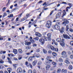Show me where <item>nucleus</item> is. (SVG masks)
Instances as JSON below:
<instances>
[{"label":"nucleus","mask_w":73,"mask_h":73,"mask_svg":"<svg viewBox=\"0 0 73 73\" xmlns=\"http://www.w3.org/2000/svg\"><path fill=\"white\" fill-rule=\"evenodd\" d=\"M6 9V7H3L2 9L3 12H4L5 10Z\"/></svg>","instance_id":"nucleus-49"},{"label":"nucleus","mask_w":73,"mask_h":73,"mask_svg":"<svg viewBox=\"0 0 73 73\" xmlns=\"http://www.w3.org/2000/svg\"><path fill=\"white\" fill-rule=\"evenodd\" d=\"M37 62V60H35L34 61H33L32 62L33 65V66H35V65H36Z\"/></svg>","instance_id":"nucleus-10"},{"label":"nucleus","mask_w":73,"mask_h":73,"mask_svg":"<svg viewBox=\"0 0 73 73\" xmlns=\"http://www.w3.org/2000/svg\"><path fill=\"white\" fill-rule=\"evenodd\" d=\"M8 62H9V63H10V64H12V61H11V60H8Z\"/></svg>","instance_id":"nucleus-57"},{"label":"nucleus","mask_w":73,"mask_h":73,"mask_svg":"<svg viewBox=\"0 0 73 73\" xmlns=\"http://www.w3.org/2000/svg\"><path fill=\"white\" fill-rule=\"evenodd\" d=\"M68 69L70 70H72L73 69V67L72 65H70L68 67Z\"/></svg>","instance_id":"nucleus-22"},{"label":"nucleus","mask_w":73,"mask_h":73,"mask_svg":"<svg viewBox=\"0 0 73 73\" xmlns=\"http://www.w3.org/2000/svg\"><path fill=\"white\" fill-rule=\"evenodd\" d=\"M13 52L15 54H17V50L16 49H14Z\"/></svg>","instance_id":"nucleus-15"},{"label":"nucleus","mask_w":73,"mask_h":73,"mask_svg":"<svg viewBox=\"0 0 73 73\" xmlns=\"http://www.w3.org/2000/svg\"><path fill=\"white\" fill-rule=\"evenodd\" d=\"M47 40H48V38H47V37H46L44 38V41H47Z\"/></svg>","instance_id":"nucleus-39"},{"label":"nucleus","mask_w":73,"mask_h":73,"mask_svg":"<svg viewBox=\"0 0 73 73\" xmlns=\"http://www.w3.org/2000/svg\"><path fill=\"white\" fill-rule=\"evenodd\" d=\"M13 14H11L10 15V16H8V17H9L10 18V17H13Z\"/></svg>","instance_id":"nucleus-32"},{"label":"nucleus","mask_w":73,"mask_h":73,"mask_svg":"<svg viewBox=\"0 0 73 73\" xmlns=\"http://www.w3.org/2000/svg\"><path fill=\"white\" fill-rule=\"evenodd\" d=\"M70 58H71V59H73V55H71L70 56Z\"/></svg>","instance_id":"nucleus-52"},{"label":"nucleus","mask_w":73,"mask_h":73,"mask_svg":"<svg viewBox=\"0 0 73 73\" xmlns=\"http://www.w3.org/2000/svg\"><path fill=\"white\" fill-rule=\"evenodd\" d=\"M50 48L51 50H54V47L53 46H52V45H51V46H50Z\"/></svg>","instance_id":"nucleus-24"},{"label":"nucleus","mask_w":73,"mask_h":73,"mask_svg":"<svg viewBox=\"0 0 73 73\" xmlns=\"http://www.w3.org/2000/svg\"><path fill=\"white\" fill-rule=\"evenodd\" d=\"M63 36L66 39H69L70 38V37L68 35L63 34Z\"/></svg>","instance_id":"nucleus-8"},{"label":"nucleus","mask_w":73,"mask_h":73,"mask_svg":"<svg viewBox=\"0 0 73 73\" xmlns=\"http://www.w3.org/2000/svg\"><path fill=\"white\" fill-rule=\"evenodd\" d=\"M38 39H39V38L38 37H35V38H34V40H37V41H38Z\"/></svg>","instance_id":"nucleus-34"},{"label":"nucleus","mask_w":73,"mask_h":73,"mask_svg":"<svg viewBox=\"0 0 73 73\" xmlns=\"http://www.w3.org/2000/svg\"><path fill=\"white\" fill-rule=\"evenodd\" d=\"M30 41H31V42H34V40H30Z\"/></svg>","instance_id":"nucleus-63"},{"label":"nucleus","mask_w":73,"mask_h":73,"mask_svg":"<svg viewBox=\"0 0 73 73\" xmlns=\"http://www.w3.org/2000/svg\"><path fill=\"white\" fill-rule=\"evenodd\" d=\"M4 62L3 61V60L1 59H0V64H3V63H4Z\"/></svg>","instance_id":"nucleus-35"},{"label":"nucleus","mask_w":73,"mask_h":73,"mask_svg":"<svg viewBox=\"0 0 73 73\" xmlns=\"http://www.w3.org/2000/svg\"><path fill=\"white\" fill-rule=\"evenodd\" d=\"M70 44L72 46H73V41H71L70 42Z\"/></svg>","instance_id":"nucleus-43"},{"label":"nucleus","mask_w":73,"mask_h":73,"mask_svg":"<svg viewBox=\"0 0 73 73\" xmlns=\"http://www.w3.org/2000/svg\"><path fill=\"white\" fill-rule=\"evenodd\" d=\"M33 73H36V70H33Z\"/></svg>","instance_id":"nucleus-58"},{"label":"nucleus","mask_w":73,"mask_h":73,"mask_svg":"<svg viewBox=\"0 0 73 73\" xmlns=\"http://www.w3.org/2000/svg\"><path fill=\"white\" fill-rule=\"evenodd\" d=\"M28 73H32V70H29L28 71Z\"/></svg>","instance_id":"nucleus-47"},{"label":"nucleus","mask_w":73,"mask_h":73,"mask_svg":"<svg viewBox=\"0 0 73 73\" xmlns=\"http://www.w3.org/2000/svg\"><path fill=\"white\" fill-rule=\"evenodd\" d=\"M13 67L15 68H16V67H17V64H13Z\"/></svg>","instance_id":"nucleus-37"},{"label":"nucleus","mask_w":73,"mask_h":73,"mask_svg":"<svg viewBox=\"0 0 73 73\" xmlns=\"http://www.w3.org/2000/svg\"><path fill=\"white\" fill-rule=\"evenodd\" d=\"M61 72L62 73H67V70L63 69L61 70Z\"/></svg>","instance_id":"nucleus-13"},{"label":"nucleus","mask_w":73,"mask_h":73,"mask_svg":"<svg viewBox=\"0 0 73 73\" xmlns=\"http://www.w3.org/2000/svg\"><path fill=\"white\" fill-rule=\"evenodd\" d=\"M13 60H15V61H18V59L16 58H13Z\"/></svg>","instance_id":"nucleus-51"},{"label":"nucleus","mask_w":73,"mask_h":73,"mask_svg":"<svg viewBox=\"0 0 73 73\" xmlns=\"http://www.w3.org/2000/svg\"><path fill=\"white\" fill-rule=\"evenodd\" d=\"M56 41L57 42H59L60 43V44L62 47H64L65 46V43H64V39H61L60 38H58L56 40Z\"/></svg>","instance_id":"nucleus-1"},{"label":"nucleus","mask_w":73,"mask_h":73,"mask_svg":"<svg viewBox=\"0 0 73 73\" xmlns=\"http://www.w3.org/2000/svg\"><path fill=\"white\" fill-rule=\"evenodd\" d=\"M36 36H37L38 37H41V35L40 33H36L35 34Z\"/></svg>","instance_id":"nucleus-16"},{"label":"nucleus","mask_w":73,"mask_h":73,"mask_svg":"<svg viewBox=\"0 0 73 73\" xmlns=\"http://www.w3.org/2000/svg\"><path fill=\"white\" fill-rule=\"evenodd\" d=\"M28 60L29 61H32V56L29 57V58Z\"/></svg>","instance_id":"nucleus-30"},{"label":"nucleus","mask_w":73,"mask_h":73,"mask_svg":"<svg viewBox=\"0 0 73 73\" xmlns=\"http://www.w3.org/2000/svg\"><path fill=\"white\" fill-rule=\"evenodd\" d=\"M52 54L54 56H56L57 55V54L55 52H53L52 53Z\"/></svg>","instance_id":"nucleus-45"},{"label":"nucleus","mask_w":73,"mask_h":73,"mask_svg":"<svg viewBox=\"0 0 73 73\" xmlns=\"http://www.w3.org/2000/svg\"><path fill=\"white\" fill-rule=\"evenodd\" d=\"M27 67H29V68H31V69H32L33 68V66H32V65L30 63H29L28 66Z\"/></svg>","instance_id":"nucleus-19"},{"label":"nucleus","mask_w":73,"mask_h":73,"mask_svg":"<svg viewBox=\"0 0 73 73\" xmlns=\"http://www.w3.org/2000/svg\"><path fill=\"white\" fill-rule=\"evenodd\" d=\"M64 27H62L61 29L60 30V32L61 33H62L64 32Z\"/></svg>","instance_id":"nucleus-20"},{"label":"nucleus","mask_w":73,"mask_h":73,"mask_svg":"<svg viewBox=\"0 0 73 73\" xmlns=\"http://www.w3.org/2000/svg\"><path fill=\"white\" fill-rule=\"evenodd\" d=\"M61 15V13L60 12L58 13L56 15V18L57 19V18L60 17Z\"/></svg>","instance_id":"nucleus-7"},{"label":"nucleus","mask_w":73,"mask_h":73,"mask_svg":"<svg viewBox=\"0 0 73 73\" xmlns=\"http://www.w3.org/2000/svg\"><path fill=\"white\" fill-rule=\"evenodd\" d=\"M58 61H59V62H62V59L61 58H59V59Z\"/></svg>","instance_id":"nucleus-44"},{"label":"nucleus","mask_w":73,"mask_h":73,"mask_svg":"<svg viewBox=\"0 0 73 73\" xmlns=\"http://www.w3.org/2000/svg\"><path fill=\"white\" fill-rule=\"evenodd\" d=\"M25 45H29L31 44V42H28L25 41Z\"/></svg>","instance_id":"nucleus-12"},{"label":"nucleus","mask_w":73,"mask_h":73,"mask_svg":"<svg viewBox=\"0 0 73 73\" xmlns=\"http://www.w3.org/2000/svg\"><path fill=\"white\" fill-rule=\"evenodd\" d=\"M2 59L3 60H4V59H5V56H2Z\"/></svg>","instance_id":"nucleus-53"},{"label":"nucleus","mask_w":73,"mask_h":73,"mask_svg":"<svg viewBox=\"0 0 73 73\" xmlns=\"http://www.w3.org/2000/svg\"><path fill=\"white\" fill-rule=\"evenodd\" d=\"M23 14V13H21L20 15L18 17H20L21 15H22V14Z\"/></svg>","instance_id":"nucleus-61"},{"label":"nucleus","mask_w":73,"mask_h":73,"mask_svg":"<svg viewBox=\"0 0 73 73\" xmlns=\"http://www.w3.org/2000/svg\"><path fill=\"white\" fill-rule=\"evenodd\" d=\"M70 8H71V7H67L66 8V11H67V12H68V9H70Z\"/></svg>","instance_id":"nucleus-38"},{"label":"nucleus","mask_w":73,"mask_h":73,"mask_svg":"<svg viewBox=\"0 0 73 73\" xmlns=\"http://www.w3.org/2000/svg\"><path fill=\"white\" fill-rule=\"evenodd\" d=\"M62 56H64V57L66 58L68 57V56L66 55V52L65 51H63L62 52Z\"/></svg>","instance_id":"nucleus-4"},{"label":"nucleus","mask_w":73,"mask_h":73,"mask_svg":"<svg viewBox=\"0 0 73 73\" xmlns=\"http://www.w3.org/2000/svg\"><path fill=\"white\" fill-rule=\"evenodd\" d=\"M50 64H47V66H46V70H48L49 68H50Z\"/></svg>","instance_id":"nucleus-14"},{"label":"nucleus","mask_w":73,"mask_h":73,"mask_svg":"<svg viewBox=\"0 0 73 73\" xmlns=\"http://www.w3.org/2000/svg\"><path fill=\"white\" fill-rule=\"evenodd\" d=\"M46 60H48L49 61H50V62L52 61V60H50V57L48 56L46 58Z\"/></svg>","instance_id":"nucleus-18"},{"label":"nucleus","mask_w":73,"mask_h":73,"mask_svg":"<svg viewBox=\"0 0 73 73\" xmlns=\"http://www.w3.org/2000/svg\"><path fill=\"white\" fill-rule=\"evenodd\" d=\"M52 27L54 29H55L56 30L59 29H60V26L56 25H53Z\"/></svg>","instance_id":"nucleus-3"},{"label":"nucleus","mask_w":73,"mask_h":73,"mask_svg":"<svg viewBox=\"0 0 73 73\" xmlns=\"http://www.w3.org/2000/svg\"><path fill=\"white\" fill-rule=\"evenodd\" d=\"M31 48L29 46H27L26 47V49H27L28 50V49H29Z\"/></svg>","instance_id":"nucleus-46"},{"label":"nucleus","mask_w":73,"mask_h":73,"mask_svg":"<svg viewBox=\"0 0 73 73\" xmlns=\"http://www.w3.org/2000/svg\"><path fill=\"white\" fill-rule=\"evenodd\" d=\"M37 46V44H33V46L34 47L35 46Z\"/></svg>","instance_id":"nucleus-55"},{"label":"nucleus","mask_w":73,"mask_h":73,"mask_svg":"<svg viewBox=\"0 0 73 73\" xmlns=\"http://www.w3.org/2000/svg\"><path fill=\"white\" fill-rule=\"evenodd\" d=\"M9 1H10V0H8V3H7L6 5V6H8V4L9 3Z\"/></svg>","instance_id":"nucleus-62"},{"label":"nucleus","mask_w":73,"mask_h":73,"mask_svg":"<svg viewBox=\"0 0 73 73\" xmlns=\"http://www.w3.org/2000/svg\"><path fill=\"white\" fill-rule=\"evenodd\" d=\"M62 4H66L67 3L65 2H63L62 3Z\"/></svg>","instance_id":"nucleus-60"},{"label":"nucleus","mask_w":73,"mask_h":73,"mask_svg":"<svg viewBox=\"0 0 73 73\" xmlns=\"http://www.w3.org/2000/svg\"><path fill=\"white\" fill-rule=\"evenodd\" d=\"M40 51V48H38L36 50V51L37 52H39Z\"/></svg>","instance_id":"nucleus-41"},{"label":"nucleus","mask_w":73,"mask_h":73,"mask_svg":"<svg viewBox=\"0 0 73 73\" xmlns=\"http://www.w3.org/2000/svg\"><path fill=\"white\" fill-rule=\"evenodd\" d=\"M47 36L48 37V41H50L51 40V38H50V37H51V34L50 33H48L47 35Z\"/></svg>","instance_id":"nucleus-5"},{"label":"nucleus","mask_w":73,"mask_h":73,"mask_svg":"<svg viewBox=\"0 0 73 73\" xmlns=\"http://www.w3.org/2000/svg\"><path fill=\"white\" fill-rule=\"evenodd\" d=\"M53 13V10L52 11H51V13L50 14V16L51 15H52V14Z\"/></svg>","instance_id":"nucleus-54"},{"label":"nucleus","mask_w":73,"mask_h":73,"mask_svg":"<svg viewBox=\"0 0 73 73\" xmlns=\"http://www.w3.org/2000/svg\"><path fill=\"white\" fill-rule=\"evenodd\" d=\"M50 46H51V45L48 44L47 46V47L48 48H50Z\"/></svg>","instance_id":"nucleus-56"},{"label":"nucleus","mask_w":73,"mask_h":73,"mask_svg":"<svg viewBox=\"0 0 73 73\" xmlns=\"http://www.w3.org/2000/svg\"><path fill=\"white\" fill-rule=\"evenodd\" d=\"M65 62L67 64H70V62L68 60H66L65 61Z\"/></svg>","instance_id":"nucleus-25"},{"label":"nucleus","mask_w":73,"mask_h":73,"mask_svg":"<svg viewBox=\"0 0 73 73\" xmlns=\"http://www.w3.org/2000/svg\"><path fill=\"white\" fill-rule=\"evenodd\" d=\"M16 21H19V18H17Z\"/></svg>","instance_id":"nucleus-64"},{"label":"nucleus","mask_w":73,"mask_h":73,"mask_svg":"<svg viewBox=\"0 0 73 73\" xmlns=\"http://www.w3.org/2000/svg\"><path fill=\"white\" fill-rule=\"evenodd\" d=\"M66 12H65V10H64L63 11V15L62 16V17H64V16H65V15H66Z\"/></svg>","instance_id":"nucleus-23"},{"label":"nucleus","mask_w":73,"mask_h":73,"mask_svg":"<svg viewBox=\"0 0 73 73\" xmlns=\"http://www.w3.org/2000/svg\"><path fill=\"white\" fill-rule=\"evenodd\" d=\"M44 5H45V6L44 7H43V8H45V7L47 5V4H46V2H45L43 4L42 6H44Z\"/></svg>","instance_id":"nucleus-26"},{"label":"nucleus","mask_w":73,"mask_h":73,"mask_svg":"<svg viewBox=\"0 0 73 73\" xmlns=\"http://www.w3.org/2000/svg\"><path fill=\"white\" fill-rule=\"evenodd\" d=\"M18 51L19 53L20 54H22V53H23V50L21 49H19Z\"/></svg>","instance_id":"nucleus-17"},{"label":"nucleus","mask_w":73,"mask_h":73,"mask_svg":"<svg viewBox=\"0 0 73 73\" xmlns=\"http://www.w3.org/2000/svg\"><path fill=\"white\" fill-rule=\"evenodd\" d=\"M7 13H3V17H5V16H7Z\"/></svg>","instance_id":"nucleus-40"},{"label":"nucleus","mask_w":73,"mask_h":73,"mask_svg":"<svg viewBox=\"0 0 73 73\" xmlns=\"http://www.w3.org/2000/svg\"><path fill=\"white\" fill-rule=\"evenodd\" d=\"M39 41L42 44H44L45 43V41H44V40L42 38L40 39L39 40Z\"/></svg>","instance_id":"nucleus-9"},{"label":"nucleus","mask_w":73,"mask_h":73,"mask_svg":"<svg viewBox=\"0 0 73 73\" xmlns=\"http://www.w3.org/2000/svg\"><path fill=\"white\" fill-rule=\"evenodd\" d=\"M68 5H69L70 8H71L73 6V4L72 3H68Z\"/></svg>","instance_id":"nucleus-29"},{"label":"nucleus","mask_w":73,"mask_h":73,"mask_svg":"<svg viewBox=\"0 0 73 73\" xmlns=\"http://www.w3.org/2000/svg\"><path fill=\"white\" fill-rule=\"evenodd\" d=\"M35 57H36V58H38L40 57V55L38 54H37L35 56Z\"/></svg>","instance_id":"nucleus-42"},{"label":"nucleus","mask_w":73,"mask_h":73,"mask_svg":"<svg viewBox=\"0 0 73 73\" xmlns=\"http://www.w3.org/2000/svg\"><path fill=\"white\" fill-rule=\"evenodd\" d=\"M52 64L54 66V67H56V66L57 65V63L55 62H53L52 63Z\"/></svg>","instance_id":"nucleus-21"},{"label":"nucleus","mask_w":73,"mask_h":73,"mask_svg":"<svg viewBox=\"0 0 73 73\" xmlns=\"http://www.w3.org/2000/svg\"><path fill=\"white\" fill-rule=\"evenodd\" d=\"M23 57L21 56V55H19L18 57L19 60H21L22 58Z\"/></svg>","instance_id":"nucleus-27"},{"label":"nucleus","mask_w":73,"mask_h":73,"mask_svg":"<svg viewBox=\"0 0 73 73\" xmlns=\"http://www.w3.org/2000/svg\"><path fill=\"white\" fill-rule=\"evenodd\" d=\"M52 25V21H48L46 25V27L48 28H50V27Z\"/></svg>","instance_id":"nucleus-2"},{"label":"nucleus","mask_w":73,"mask_h":73,"mask_svg":"<svg viewBox=\"0 0 73 73\" xmlns=\"http://www.w3.org/2000/svg\"><path fill=\"white\" fill-rule=\"evenodd\" d=\"M43 52L45 54H46V53H47V51H46V50L44 49H43Z\"/></svg>","instance_id":"nucleus-36"},{"label":"nucleus","mask_w":73,"mask_h":73,"mask_svg":"<svg viewBox=\"0 0 73 73\" xmlns=\"http://www.w3.org/2000/svg\"><path fill=\"white\" fill-rule=\"evenodd\" d=\"M29 64V63H28V62L26 61L25 62V65H26L27 66H28V65Z\"/></svg>","instance_id":"nucleus-33"},{"label":"nucleus","mask_w":73,"mask_h":73,"mask_svg":"<svg viewBox=\"0 0 73 73\" xmlns=\"http://www.w3.org/2000/svg\"><path fill=\"white\" fill-rule=\"evenodd\" d=\"M61 70L60 69H58L57 70V73H60L61 72Z\"/></svg>","instance_id":"nucleus-28"},{"label":"nucleus","mask_w":73,"mask_h":73,"mask_svg":"<svg viewBox=\"0 0 73 73\" xmlns=\"http://www.w3.org/2000/svg\"><path fill=\"white\" fill-rule=\"evenodd\" d=\"M10 54L11 56H13V57H15V55L13 54Z\"/></svg>","instance_id":"nucleus-59"},{"label":"nucleus","mask_w":73,"mask_h":73,"mask_svg":"<svg viewBox=\"0 0 73 73\" xmlns=\"http://www.w3.org/2000/svg\"><path fill=\"white\" fill-rule=\"evenodd\" d=\"M69 27H68V26H66V31H68V29H69Z\"/></svg>","instance_id":"nucleus-48"},{"label":"nucleus","mask_w":73,"mask_h":73,"mask_svg":"<svg viewBox=\"0 0 73 73\" xmlns=\"http://www.w3.org/2000/svg\"><path fill=\"white\" fill-rule=\"evenodd\" d=\"M69 23V22L67 21L66 19H65L64 20V22H63V24H68Z\"/></svg>","instance_id":"nucleus-11"},{"label":"nucleus","mask_w":73,"mask_h":73,"mask_svg":"<svg viewBox=\"0 0 73 73\" xmlns=\"http://www.w3.org/2000/svg\"><path fill=\"white\" fill-rule=\"evenodd\" d=\"M54 51H56V52H58V49L57 48H56L54 49Z\"/></svg>","instance_id":"nucleus-50"},{"label":"nucleus","mask_w":73,"mask_h":73,"mask_svg":"<svg viewBox=\"0 0 73 73\" xmlns=\"http://www.w3.org/2000/svg\"><path fill=\"white\" fill-rule=\"evenodd\" d=\"M17 72L18 73H21L22 72V69L20 68H18L17 70Z\"/></svg>","instance_id":"nucleus-6"},{"label":"nucleus","mask_w":73,"mask_h":73,"mask_svg":"<svg viewBox=\"0 0 73 73\" xmlns=\"http://www.w3.org/2000/svg\"><path fill=\"white\" fill-rule=\"evenodd\" d=\"M56 25H58V26H59V25H61V23L59 22H58L56 23Z\"/></svg>","instance_id":"nucleus-31"}]
</instances>
